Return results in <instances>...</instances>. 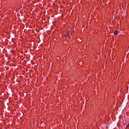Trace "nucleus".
<instances>
[{"label":"nucleus","instance_id":"obj_1","mask_svg":"<svg viewBox=\"0 0 129 129\" xmlns=\"http://www.w3.org/2000/svg\"><path fill=\"white\" fill-rule=\"evenodd\" d=\"M114 35H118V34H119V31L118 30H116L114 32Z\"/></svg>","mask_w":129,"mask_h":129},{"label":"nucleus","instance_id":"obj_2","mask_svg":"<svg viewBox=\"0 0 129 129\" xmlns=\"http://www.w3.org/2000/svg\"><path fill=\"white\" fill-rule=\"evenodd\" d=\"M127 127H129V123L126 125Z\"/></svg>","mask_w":129,"mask_h":129}]
</instances>
